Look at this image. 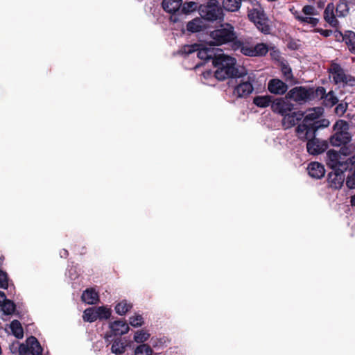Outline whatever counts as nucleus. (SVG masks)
Segmentation results:
<instances>
[{
	"label": "nucleus",
	"instance_id": "nucleus-54",
	"mask_svg": "<svg viewBox=\"0 0 355 355\" xmlns=\"http://www.w3.org/2000/svg\"><path fill=\"white\" fill-rule=\"evenodd\" d=\"M209 74H210L209 71L203 73V75H204L205 77H206V76H209Z\"/></svg>",
	"mask_w": 355,
	"mask_h": 355
},
{
	"label": "nucleus",
	"instance_id": "nucleus-39",
	"mask_svg": "<svg viewBox=\"0 0 355 355\" xmlns=\"http://www.w3.org/2000/svg\"><path fill=\"white\" fill-rule=\"evenodd\" d=\"M129 322L133 327H139L144 324V320L141 315L136 314L133 316L130 317Z\"/></svg>",
	"mask_w": 355,
	"mask_h": 355
},
{
	"label": "nucleus",
	"instance_id": "nucleus-52",
	"mask_svg": "<svg viewBox=\"0 0 355 355\" xmlns=\"http://www.w3.org/2000/svg\"><path fill=\"white\" fill-rule=\"evenodd\" d=\"M351 204H352V206L355 207V195L352 197Z\"/></svg>",
	"mask_w": 355,
	"mask_h": 355
},
{
	"label": "nucleus",
	"instance_id": "nucleus-34",
	"mask_svg": "<svg viewBox=\"0 0 355 355\" xmlns=\"http://www.w3.org/2000/svg\"><path fill=\"white\" fill-rule=\"evenodd\" d=\"M125 344L123 342H121V340L116 339L113 342L111 350L112 353L118 354L123 353L125 351Z\"/></svg>",
	"mask_w": 355,
	"mask_h": 355
},
{
	"label": "nucleus",
	"instance_id": "nucleus-43",
	"mask_svg": "<svg viewBox=\"0 0 355 355\" xmlns=\"http://www.w3.org/2000/svg\"><path fill=\"white\" fill-rule=\"evenodd\" d=\"M197 8V3L193 1H190L184 4L182 7V12L189 13L195 10Z\"/></svg>",
	"mask_w": 355,
	"mask_h": 355
},
{
	"label": "nucleus",
	"instance_id": "nucleus-31",
	"mask_svg": "<svg viewBox=\"0 0 355 355\" xmlns=\"http://www.w3.org/2000/svg\"><path fill=\"white\" fill-rule=\"evenodd\" d=\"M223 8L229 12L237 11L241 7L239 0H223Z\"/></svg>",
	"mask_w": 355,
	"mask_h": 355
},
{
	"label": "nucleus",
	"instance_id": "nucleus-17",
	"mask_svg": "<svg viewBox=\"0 0 355 355\" xmlns=\"http://www.w3.org/2000/svg\"><path fill=\"white\" fill-rule=\"evenodd\" d=\"M110 328L112 333L116 336H121L125 334L129 331V326L123 320H116L113 322H111L110 324Z\"/></svg>",
	"mask_w": 355,
	"mask_h": 355
},
{
	"label": "nucleus",
	"instance_id": "nucleus-7",
	"mask_svg": "<svg viewBox=\"0 0 355 355\" xmlns=\"http://www.w3.org/2000/svg\"><path fill=\"white\" fill-rule=\"evenodd\" d=\"M200 17L207 21L220 20L223 18V12L217 0H209L207 4L198 8Z\"/></svg>",
	"mask_w": 355,
	"mask_h": 355
},
{
	"label": "nucleus",
	"instance_id": "nucleus-37",
	"mask_svg": "<svg viewBox=\"0 0 355 355\" xmlns=\"http://www.w3.org/2000/svg\"><path fill=\"white\" fill-rule=\"evenodd\" d=\"M338 103V98L334 93L331 91L324 97V103L326 106L332 107Z\"/></svg>",
	"mask_w": 355,
	"mask_h": 355
},
{
	"label": "nucleus",
	"instance_id": "nucleus-12",
	"mask_svg": "<svg viewBox=\"0 0 355 355\" xmlns=\"http://www.w3.org/2000/svg\"><path fill=\"white\" fill-rule=\"evenodd\" d=\"M308 140L306 144V148L309 153L311 155H319L323 153L327 148V144L325 141H320L314 137L306 139Z\"/></svg>",
	"mask_w": 355,
	"mask_h": 355
},
{
	"label": "nucleus",
	"instance_id": "nucleus-32",
	"mask_svg": "<svg viewBox=\"0 0 355 355\" xmlns=\"http://www.w3.org/2000/svg\"><path fill=\"white\" fill-rule=\"evenodd\" d=\"M150 334L144 329L138 330L135 332L134 336V340L137 343H144L148 340Z\"/></svg>",
	"mask_w": 355,
	"mask_h": 355
},
{
	"label": "nucleus",
	"instance_id": "nucleus-30",
	"mask_svg": "<svg viewBox=\"0 0 355 355\" xmlns=\"http://www.w3.org/2000/svg\"><path fill=\"white\" fill-rule=\"evenodd\" d=\"M132 307L131 303H128L126 300H122L115 306L116 313L120 315H125Z\"/></svg>",
	"mask_w": 355,
	"mask_h": 355
},
{
	"label": "nucleus",
	"instance_id": "nucleus-49",
	"mask_svg": "<svg viewBox=\"0 0 355 355\" xmlns=\"http://www.w3.org/2000/svg\"><path fill=\"white\" fill-rule=\"evenodd\" d=\"M68 254H69V252L65 249H62L60 252V255L61 257H67L68 256Z\"/></svg>",
	"mask_w": 355,
	"mask_h": 355
},
{
	"label": "nucleus",
	"instance_id": "nucleus-2",
	"mask_svg": "<svg viewBox=\"0 0 355 355\" xmlns=\"http://www.w3.org/2000/svg\"><path fill=\"white\" fill-rule=\"evenodd\" d=\"M236 59L223 53L218 54L213 61L216 68L214 76L219 80L236 76L238 69L236 68Z\"/></svg>",
	"mask_w": 355,
	"mask_h": 355
},
{
	"label": "nucleus",
	"instance_id": "nucleus-8",
	"mask_svg": "<svg viewBox=\"0 0 355 355\" xmlns=\"http://www.w3.org/2000/svg\"><path fill=\"white\" fill-rule=\"evenodd\" d=\"M329 73L336 85H342L343 87L355 86V77L347 73L338 64L332 63L329 68Z\"/></svg>",
	"mask_w": 355,
	"mask_h": 355
},
{
	"label": "nucleus",
	"instance_id": "nucleus-21",
	"mask_svg": "<svg viewBox=\"0 0 355 355\" xmlns=\"http://www.w3.org/2000/svg\"><path fill=\"white\" fill-rule=\"evenodd\" d=\"M82 300L89 304H94L99 300L98 292L94 288H87L82 294Z\"/></svg>",
	"mask_w": 355,
	"mask_h": 355
},
{
	"label": "nucleus",
	"instance_id": "nucleus-44",
	"mask_svg": "<svg viewBox=\"0 0 355 355\" xmlns=\"http://www.w3.org/2000/svg\"><path fill=\"white\" fill-rule=\"evenodd\" d=\"M282 72L286 80H291L293 79L292 70L290 67L284 64L282 67Z\"/></svg>",
	"mask_w": 355,
	"mask_h": 355
},
{
	"label": "nucleus",
	"instance_id": "nucleus-5",
	"mask_svg": "<svg viewBox=\"0 0 355 355\" xmlns=\"http://www.w3.org/2000/svg\"><path fill=\"white\" fill-rule=\"evenodd\" d=\"M350 153L348 148H341L339 151L329 150L327 153V164L332 170L347 171L345 157Z\"/></svg>",
	"mask_w": 355,
	"mask_h": 355
},
{
	"label": "nucleus",
	"instance_id": "nucleus-10",
	"mask_svg": "<svg viewBox=\"0 0 355 355\" xmlns=\"http://www.w3.org/2000/svg\"><path fill=\"white\" fill-rule=\"evenodd\" d=\"M43 348L37 339L34 336L28 337L26 340V344H21L19 347V353L20 355H42Z\"/></svg>",
	"mask_w": 355,
	"mask_h": 355
},
{
	"label": "nucleus",
	"instance_id": "nucleus-55",
	"mask_svg": "<svg viewBox=\"0 0 355 355\" xmlns=\"http://www.w3.org/2000/svg\"><path fill=\"white\" fill-rule=\"evenodd\" d=\"M307 1H309V2H313V1H314L315 0H307Z\"/></svg>",
	"mask_w": 355,
	"mask_h": 355
},
{
	"label": "nucleus",
	"instance_id": "nucleus-3",
	"mask_svg": "<svg viewBox=\"0 0 355 355\" xmlns=\"http://www.w3.org/2000/svg\"><path fill=\"white\" fill-rule=\"evenodd\" d=\"M323 109L320 107H316L306 110L305 116L302 123L299 124L296 128L297 137L300 139H306L313 137V127L315 121L322 116Z\"/></svg>",
	"mask_w": 355,
	"mask_h": 355
},
{
	"label": "nucleus",
	"instance_id": "nucleus-15",
	"mask_svg": "<svg viewBox=\"0 0 355 355\" xmlns=\"http://www.w3.org/2000/svg\"><path fill=\"white\" fill-rule=\"evenodd\" d=\"M268 89L272 94L282 95L287 91L288 86L279 79H272L268 83Z\"/></svg>",
	"mask_w": 355,
	"mask_h": 355
},
{
	"label": "nucleus",
	"instance_id": "nucleus-23",
	"mask_svg": "<svg viewBox=\"0 0 355 355\" xmlns=\"http://www.w3.org/2000/svg\"><path fill=\"white\" fill-rule=\"evenodd\" d=\"M343 40L347 45L349 51L355 54V33L352 31H347L343 35Z\"/></svg>",
	"mask_w": 355,
	"mask_h": 355
},
{
	"label": "nucleus",
	"instance_id": "nucleus-45",
	"mask_svg": "<svg viewBox=\"0 0 355 355\" xmlns=\"http://www.w3.org/2000/svg\"><path fill=\"white\" fill-rule=\"evenodd\" d=\"M198 46L197 45H186L184 46L181 51L182 54L189 55L195 51H198Z\"/></svg>",
	"mask_w": 355,
	"mask_h": 355
},
{
	"label": "nucleus",
	"instance_id": "nucleus-1",
	"mask_svg": "<svg viewBox=\"0 0 355 355\" xmlns=\"http://www.w3.org/2000/svg\"><path fill=\"white\" fill-rule=\"evenodd\" d=\"M210 37L213 40L211 42L213 44L219 46L231 42L234 51H239L246 56H263L268 51V47L264 43L254 44L248 40L244 41L236 40L234 27L229 24L222 25L211 32Z\"/></svg>",
	"mask_w": 355,
	"mask_h": 355
},
{
	"label": "nucleus",
	"instance_id": "nucleus-48",
	"mask_svg": "<svg viewBox=\"0 0 355 355\" xmlns=\"http://www.w3.org/2000/svg\"><path fill=\"white\" fill-rule=\"evenodd\" d=\"M7 300L6 295L3 292L0 291V306Z\"/></svg>",
	"mask_w": 355,
	"mask_h": 355
},
{
	"label": "nucleus",
	"instance_id": "nucleus-47",
	"mask_svg": "<svg viewBox=\"0 0 355 355\" xmlns=\"http://www.w3.org/2000/svg\"><path fill=\"white\" fill-rule=\"evenodd\" d=\"M345 162L347 164V170L351 169L352 166H355V155L349 157H345Z\"/></svg>",
	"mask_w": 355,
	"mask_h": 355
},
{
	"label": "nucleus",
	"instance_id": "nucleus-16",
	"mask_svg": "<svg viewBox=\"0 0 355 355\" xmlns=\"http://www.w3.org/2000/svg\"><path fill=\"white\" fill-rule=\"evenodd\" d=\"M309 175L315 179H320L324 175V166L319 162H311L307 167Z\"/></svg>",
	"mask_w": 355,
	"mask_h": 355
},
{
	"label": "nucleus",
	"instance_id": "nucleus-11",
	"mask_svg": "<svg viewBox=\"0 0 355 355\" xmlns=\"http://www.w3.org/2000/svg\"><path fill=\"white\" fill-rule=\"evenodd\" d=\"M346 171L333 170L328 174V184L333 189H339L343 185L345 174Z\"/></svg>",
	"mask_w": 355,
	"mask_h": 355
},
{
	"label": "nucleus",
	"instance_id": "nucleus-51",
	"mask_svg": "<svg viewBox=\"0 0 355 355\" xmlns=\"http://www.w3.org/2000/svg\"><path fill=\"white\" fill-rule=\"evenodd\" d=\"M69 277L71 279H74L76 278V276L73 275V274L72 273V269H70L69 270Z\"/></svg>",
	"mask_w": 355,
	"mask_h": 355
},
{
	"label": "nucleus",
	"instance_id": "nucleus-18",
	"mask_svg": "<svg viewBox=\"0 0 355 355\" xmlns=\"http://www.w3.org/2000/svg\"><path fill=\"white\" fill-rule=\"evenodd\" d=\"M334 10L335 6L334 3H328L324 11V18L331 26L336 27L338 21L336 19V13H334Z\"/></svg>",
	"mask_w": 355,
	"mask_h": 355
},
{
	"label": "nucleus",
	"instance_id": "nucleus-35",
	"mask_svg": "<svg viewBox=\"0 0 355 355\" xmlns=\"http://www.w3.org/2000/svg\"><path fill=\"white\" fill-rule=\"evenodd\" d=\"M302 13L304 17H315L318 12L317 9L311 5H306L302 8Z\"/></svg>",
	"mask_w": 355,
	"mask_h": 355
},
{
	"label": "nucleus",
	"instance_id": "nucleus-20",
	"mask_svg": "<svg viewBox=\"0 0 355 355\" xmlns=\"http://www.w3.org/2000/svg\"><path fill=\"white\" fill-rule=\"evenodd\" d=\"M218 49L214 48H207L204 47L201 49H198L197 51V56L201 60H212V62L214 61V59L218 55L217 51Z\"/></svg>",
	"mask_w": 355,
	"mask_h": 355
},
{
	"label": "nucleus",
	"instance_id": "nucleus-24",
	"mask_svg": "<svg viewBox=\"0 0 355 355\" xmlns=\"http://www.w3.org/2000/svg\"><path fill=\"white\" fill-rule=\"evenodd\" d=\"M204 28L205 23L200 18H195L194 19L189 21L187 25V31L191 33L201 31Z\"/></svg>",
	"mask_w": 355,
	"mask_h": 355
},
{
	"label": "nucleus",
	"instance_id": "nucleus-13",
	"mask_svg": "<svg viewBox=\"0 0 355 355\" xmlns=\"http://www.w3.org/2000/svg\"><path fill=\"white\" fill-rule=\"evenodd\" d=\"M304 116L301 112H288L282 119V125L285 129L290 128L297 124Z\"/></svg>",
	"mask_w": 355,
	"mask_h": 355
},
{
	"label": "nucleus",
	"instance_id": "nucleus-36",
	"mask_svg": "<svg viewBox=\"0 0 355 355\" xmlns=\"http://www.w3.org/2000/svg\"><path fill=\"white\" fill-rule=\"evenodd\" d=\"M153 349L146 344L139 345L135 350V355H152Z\"/></svg>",
	"mask_w": 355,
	"mask_h": 355
},
{
	"label": "nucleus",
	"instance_id": "nucleus-26",
	"mask_svg": "<svg viewBox=\"0 0 355 355\" xmlns=\"http://www.w3.org/2000/svg\"><path fill=\"white\" fill-rule=\"evenodd\" d=\"M253 103L259 107H267L272 103V97L270 96H257L254 98Z\"/></svg>",
	"mask_w": 355,
	"mask_h": 355
},
{
	"label": "nucleus",
	"instance_id": "nucleus-28",
	"mask_svg": "<svg viewBox=\"0 0 355 355\" xmlns=\"http://www.w3.org/2000/svg\"><path fill=\"white\" fill-rule=\"evenodd\" d=\"M97 307H90L86 309L83 312V318L84 321L92 322L98 319V315L96 314Z\"/></svg>",
	"mask_w": 355,
	"mask_h": 355
},
{
	"label": "nucleus",
	"instance_id": "nucleus-42",
	"mask_svg": "<svg viewBox=\"0 0 355 355\" xmlns=\"http://www.w3.org/2000/svg\"><path fill=\"white\" fill-rule=\"evenodd\" d=\"M8 286L9 284L7 273L2 270H0V288L3 289H8Z\"/></svg>",
	"mask_w": 355,
	"mask_h": 355
},
{
	"label": "nucleus",
	"instance_id": "nucleus-14",
	"mask_svg": "<svg viewBox=\"0 0 355 355\" xmlns=\"http://www.w3.org/2000/svg\"><path fill=\"white\" fill-rule=\"evenodd\" d=\"M271 107L273 112L284 116L288 112L293 110V105L282 99H278L272 102Z\"/></svg>",
	"mask_w": 355,
	"mask_h": 355
},
{
	"label": "nucleus",
	"instance_id": "nucleus-4",
	"mask_svg": "<svg viewBox=\"0 0 355 355\" xmlns=\"http://www.w3.org/2000/svg\"><path fill=\"white\" fill-rule=\"evenodd\" d=\"M236 86L233 89V96L236 98H246L254 90L253 83L255 81L254 75L244 73L235 76Z\"/></svg>",
	"mask_w": 355,
	"mask_h": 355
},
{
	"label": "nucleus",
	"instance_id": "nucleus-19",
	"mask_svg": "<svg viewBox=\"0 0 355 355\" xmlns=\"http://www.w3.org/2000/svg\"><path fill=\"white\" fill-rule=\"evenodd\" d=\"M291 11L295 19L302 25L309 24L311 26V27H315L319 22V19L316 17H304L302 12L295 10L291 9Z\"/></svg>",
	"mask_w": 355,
	"mask_h": 355
},
{
	"label": "nucleus",
	"instance_id": "nucleus-22",
	"mask_svg": "<svg viewBox=\"0 0 355 355\" xmlns=\"http://www.w3.org/2000/svg\"><path fill=\"white\" fill-rule=\"evenodd\" d=\"M182 0H164L162 2L163 9L169 13H175L179 11Z\"/></svg>",
	"mask_w": 355,
	"mask_h": 355
},
{
	"label": "nucleus",
	"instance_id": "nucleus-53",
	"mask_svg": "<svg viewBox=\"0 0 355 355\" xmlns=\"http://www.w3.org/2000/svg\"><path fill=\"white\" fill-rule=\"evenodd\" d=\"M171 19L173 21H174V22H176V21H178L177 17H176V16H175V15H174V16H171Z\"/></svg>",
	"mask_w": 355,
	"mask_h": 355
},
{
	"label": "nucleus",
	"instance_id": "nucleus-25",
	"mask_svg": "<svg viewBox=\"0 0 355 355\" xmlns=\"http://www.w3.org/2000/svg\"><path fill=\"white\" fill-rule=\"evenodd\" d=\"M349 0H339L336 5V13L338 17L346 16L349 12Z\"/></svg>",
	"mask_w": 355,
	"mask_h": 355
},
{
	"label": "nucleus",
	"instance_id": "nucleus-27",
	"mask_svg": "<svg viewBox=\"0 0 355 355\" xmlns=\"http://www.w3.org/2000/svg\"><path fill=\"white\" fill-rule=\"evenodd\" d=\"M12 334L19 339H21L24 336V330L21 323L17 320H14L10 324Z\"/></svg>",
	"mask_w": 355,
	"mask_h": 355
},
{
	"label": "nucleus",
	"instance_id": "nucleus-50",
	"mask_svg": "<svg viewBox=\"0 0 355 355\" xmlns=\"http://www.w3.org/2000/svg\"><path fill=\"white\" fill-rule=\"evenodd\" d=\"M316 92L318 93H319L321 95H324V92H325V90L323 87H318L316 90Z\"/></svg>",
	"mask_w": 355,
	"mask_h": 355
},
{
	"label": "nucleus",
	"instance_id": "nucleus-41",
	"mask_svg": "<svg viewBox=\"0 0 355 355\" xmlns=\"http://www.w3.org/2000/svg\"><path fill=\"white\" fill-rule=\"evenodd\" d=\"M313 127L312 128L313 130V137H315V132L320 129L329 126V121L327 119H321L315 121V123L313 124Z\"/></svg>",
	"mask_w": 355,
	"mask_h": 355
},
{
	"label": "nucleus",
	"instance_id": "nucleus-9",
	"mask_svg": "<svg viewBox=\"0 0 355 355\" xmlns=\"http://www.w3.org/2000/svg\"><path fill=\"white\" fill-rule=\"evenodd\" d=\"M286 98L299 104H302L314 98V91L311 88L295 87L287 93Z\"/></svg>",
	"mask_w": 355,
	"mask_h": 355
},
{
	"label": "nucleus",
	"instance_id": "nucleus-29",
	"mask_svg": "<svg viewBox=\"0 0 355 355\" xmlns=\"http://www.w3.org/2000/svg\"><path fill=\"white\" fill-rule=\"evenodd\" d=\"M266 17L263 11L259 8H253L249 10L248 17L254 24H256L257 21H260L263 18Z\"/></svg>",
	"mask_w": 355,
	"mask_h": 355
},
{
	"label": "nucleus",
	"instance_id": "nucleus-40",
	"mask_svg": "<svg viewBox=\"0 0 355 355\" xmlns=\"http://www.w3.org/2000/svg\"><path fill=\"white\" fill-rule=\"evenodd\" d=\"M0 306L2 307V311L6 315L12 314L15 310V304L12 302L8 300L4 303H3Z\"/></svg>",
	"mask_w": 355,
	"mask_h": 355
},
{
	"label": "nucleus",
	"instance_id": "nucleus-46",
	"mask_svg": "<svg viewBox=\"0 0 355 355\" xmlns=\"http://www.w3.org/2000/svg\"><path fill=\"white\" fill-rule=\"evenodd\" d=\"M347 107V104H338L335 109L336 113L338 115H343L345 112Z\"/></svg>",
	"mask_w": 355,
	"mask_h": 355
},
{
	"label": "nucleus",
	"instance_id": "nucleus-33",
	"mask_svg": "<svg viewBox=\"0 0 355 355\" xmlns=\"http://www.w3.org/2000/svg\"><path fill=\"white\" fill-rule=\"evenodd\" d=\"M254 25L261 33L264 34H268L270 33V28L268 23V19L266 17L259 21H257Z\"/></svg>",
	"mask_w": 355,
	"mask_h": 355
},
{
	"label": "nucleus",
	"instance_id": "nucleus-6",
	"mask_svg": "<svg viewBox=\"0 0 355 355\" xmlns=\"http://www.w3.org/2000/svg\"><path fill=\"white\" fill-rule=\"evenodd\" d=\"M335 133L330 137V143L334 146L345 145L351 141L349 124L343 120H338L334 125Z\"/></svg>",
	"mask_w": 355,
	"mask_h": 355
},
{
	"label": "nucleus",
	"instance_id": "nucleus-38",
	"mask_svg": "<svg viewBox=\"0 0 355 355\" xmlns=\"http://www.w3.org/2000/svg\"><path fill=\"white\" fill-rule=\"evenodd\" d=\"M96 314L98 315V319H108L111 315V310L105 306H98L97 307Z\"/></svg>",
	"mask_w": 355,
	"mask_h": 355
}]
</instances>
